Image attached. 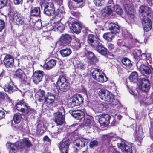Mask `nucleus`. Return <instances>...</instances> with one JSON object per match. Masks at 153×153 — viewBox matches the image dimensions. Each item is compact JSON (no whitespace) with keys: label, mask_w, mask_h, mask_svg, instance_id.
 Returning a JSON list of instances; mask_svg holds the SVG:
<instances>
[{"label":"nucleus","mask_w":153,"mask_h":153,"mask_svg":"<svg viewBox=\"0 0 153 153\" xmlns=\"http://www.w3.org/2000/svg\"><path fill=\"white\" fill-rule=\"evenodd\" d=\"M50 35L51 33L50 32L48 31H43L42 33V35L44 37H46L47 38Z\"/></svg>","instance_id":"nucleus-62"},{"label":"nucleus","mask_w":153,"mask_h":153,"mask_svg":"<svg viewBox=\"0 0 153 153\" xmlns=\"http://www.w3.org/2000/svg\"><path fill=\"white\" fill-rule=\"evenodd\" d=\"M22 118V115L19 113H17L14 114L13 120L15 123L18 124L20 122Z\"/></svg>","instance_id":"nucleus-44"},{"label":"nucleus","mask_w":153,"mask_h":153,"mask_svg":"<svg viewBox=\"0 0 153 153\" xmlns=\"http://www.w3.org/2000/svg\"><path fill=\"white\" fill-rule=\"evenodd\" d=\"M57 13H58L59 15L61 17H63L65 13L64 10L62 7L58 9L57 10Z\"/></svg>","instance_id":"nucleus-50"},{"label":"nucleus","mask_w":153,"mask_h":153,"mask_svg":"<svg viewBox=\"0 0 153 153\" xmlns=\"http://www.w3.org/2000/svg\"><path fill=\"white\" fill-rule=\"evenodd\" d=\"M45 93L44 91L42 90H39L37 92L36 95V98L39 102L44 101L45 99L46 96Z\"/></svg>","instance_id":"nucleus-31"},{"label":"nucleus","mask_w":153,"mask_h":153,"mask_svg":"<svg viewBox=\"0 0 153 153\" xmlns=\"http://www.w3.org/2000/svg\"><path fill=\"white\" fill-rule=\"evenodd\" d=\"M108 28L112 32L116 34L119 33L120 32V28L119 26L113 23H110L108 25Z\"/></svg>","instance_id":"nucleus-30"},{"label":"nucleus","mask_w":153,"mask_h":153,"mask_svg":"<svg viewBox=\"0 0 153 153\" xmlns=\"http://www.w3.org/2000/svg\"><path fill=\"white\" fill-rule=\"evenodd\" d=\"M71 37L70 35L66 34L62 35L58 41L59 44L62 45H65L71 42Z\"/></svg>","instance_id":"nucleus-18"},{"label":"nucleus","mask_w":153,"mask_h":153,"mask_svg":"<svg viewBox=\"0 0 153 153\" xmlns=\"http://www.w3.org/2000/svg\"><path fill=\"white\" fill-rule=\"evenodd\" d=\"M92 75L93 78L98 82L103 83L107 80V77L104 76L103 72L98 69H94Z\"/></svg>","instance_id":"nucleus-5"},{"label":"nucleus","mask_w":153,"mask_h":153,"mask_svg":"<svg viewBox=\"0 0 153 153\" xmlns=\"http://www.w3.org/2000/svg\"><path fill=\"white\" fill-rule=\"evenodd\" d=\"M133 53L135 58L136 59L137 58H140V56L141 57V59L140 60H142V61L144 59H145L146 57V54L143 53L141 55V51L139 50H134L133 52Z\"/></svg>","instance_id":"nucleus-34"},{"label":"nucleus","mask_w":153,"mask_h":153,"mask_svg":"<svg viewBox=\"0 0 153 153\" xmlns=\"http://www.w3.org/2000/svg\"><path fill=\"white\" fill-rule=\"evenodd\" d=\"M32 145L30 141L27 138H25L22 141H18L15 144L7 143V146L9 149V153H16V148L21 151L23 150L25 146L30 147Z\"/></svg>","instance_id":"nucleus-2"},{"label":"nucleus","mask_w":153,"mask_h":153,"mask_svg":"<svg viewBox=\"0 0 153 153\" xmlns=\"http://www.w3.org/2000/svg\"><path fill=\"white\" fill-rule=\"evenodd\" d=\"M112 11L113 8L107 6L102 10V14L104 16H108L112 13Z\"/></svg>","instance_id":"nucleus-43"},{"label":"nucleus","mask_w":153,"mask_h":153,"mask_svg":"<svg viewBox=\"0 0 153 153\" xmlns=\"http://www.w3.org/2000/svg\"><path fill=\"white\" fill-rule=\"evenodd\" d=\"M83 123L84 126L86 127V128L88 129L91 128L95 124L93 120L90 117L85 118Z\"/></svg>","instance_id":"nucleus-29"},{"label":"nucleus","mask_w":153,"mask_h":153,"mask_svg":"<svg viewBox=\"0 0 153 153\" xmlns=\"http://www.w3.org/2000/svg\"><path fill=\"white\" fill-rule=\"evenodd\" d=\"M97 51L100 54L103 55H105L107 53V49L104 47L101 43L99 42V44L96 47Z\"/></svg>","instance_id":"nucleus-36"},{"label":"nucleus","mask_w":153,"mask_h":153,"mask_svg":"<svg viewBox=\"0 0 153 153\" xmlns=\"http://www.w3.org/2000/svg\"><path fill=\"white\" fill-rule=\"evenodd\" d=\"M104 105L100 102H92V108L97 113H101L103 111Z\"/></svg>","instance_id":"nucleus-21"},{"label":"nucleus","mask_w":153,"mask_h":153,"mask_svg":"<svg viewBox=\"0 0 153 153\" xmlns=\"http://www.w3.org/2000/svg\"><path fill=\"white\" fill-rule=\"evenodd\" d=\"M16 107L18 111L25 114H27L28 112V106L25 102L23 100L19 102L16 104Z\"/></svg>","instance_id":"nucleus-13"},{"label":"nucleus","mask_w":153,"mask_h":153,"mask_svg":"<svg viewBox=\"0 0 153 153\" xmlns=\"http://www.w3.org/2000/svg\"><path fill=\"white\" fill-rule=\"evenodd\" d=\"M104 0H94L93 2L97 6H101Z\"/></svg>","instance_id":"nucleus-52"},{"label":"nucleus","mask_w":153,"mask_h":153,"mask_svg":"<svg viewBox=\"0 0 153 153\" xmlns=\"http://www.w3.org/2000/svg\"><path fill=\"white\" fill-rule=\"evenodd\" d=\"M27 128V125L23 123L20 124L19 126V129L23 131L25 130Z\"/></svg>","instance_id":"nucleus-53"},{"label":"nucleus","mask_w":153,"mask_h":153,"mask_svg":"<svg viewBox=\"0 0 153 153\" xmlns=\"http://www.w3.org/2000/svg\"><path fill=\"white\" fill-rule=\"evenodd\" d=\"M71 29L74 32L77 34H79L80 33L82 27L81 24L80 22H75L71 24Z\"/></svg>","instance_id":"nucleus-28"},{"label":"nucleus","mask_w":153,"mask_h":153,"mask_svg":"<svg viewBox=\"0 0 153 153\" xmlns=\"http://www.w3.org/2000/svg\"><path fill=\"white\" fill-rule=\"evenodd\" d=\"M7 2L8 0H0V9L6 6Z\"/></svg>","instance_id":"nucleus-51"},{"label":"nucleus","mask_w":153,"mask_h":153,"mask_svg":"<svg viewBox=\"0 0 153 153\" xmlns=\"http://www.w3.org/2000/svg\"><path fill=\"white\" fill-rule=\"evenodd\" d=\"M142 24L144 31L147 32L152 28V22L149 17L141 18Z\"/></svg>","instance_id":"nucleus-16"},{"label":"nucleus","mask_w":153,"mask_h":153,"mask_svg":"<svg viewBox=\"0 0 153 153\" xmlns=\"http://www.w3.org/2000/svg\"><path fill=\"white\" fill-rule=\"evenodd\" d=\"M83 99L82 96L80 94H79L72 98V101L70 103V105L71 107L79 106L83 103Z\"/></svg>","instance_id":"nucleus-15"},{"label":"nucleus","mask_w":153,"mask_h":153,"mask_svg":"<svg viewBox=\"0 0 153 153\" xmlns=\"http://www.w3.org/2000/svg\"><path fill=\"white\" fill-rule=\"evenodd\" d=\"M86 55L88 59L87 62L90 65L94 64L98 61L97 59L92 52L88 51Z\"/></svg>","instance_id":"nucleus-23"},{"label":"nucleus","mask_w":153,"mask_h":153,"mask_svg":"<svg viewBox=\"0 0 153 153\" xmlns=\"http://www.w3.org/2000/svg\"><path fill=\"white\" fill-rule=\"evenodd\" d=\"M88 42L91 46L95 48L96 46L99 44L100 40L99 39L95 36L90 34L88 36Z\"/></svg>","instance_id":"nucleus-19"},{"label":"nucleus","mask_w":153,"mask_h":153,"mask_svg":"<svg viewBox=\"0 0 153 153\" xmlns=\"http://www.w3.org/2000/svg\"><path fill=\"white\" fill-rule=\"evenodd\" d=\"M56 62V60L51 59L44 65L43 68L47 70L50 69L55 66Z\"/></svg>","instance_id":"nucleus-33"},{"label":"nucleus","mask_w":153,"mask_h":153,"mask_svg":"<svg viewBox=\"0 0 153 153\" xmlns=\"http://www.w3.org/2000/svg\"><path fill=\"white\" fill-rule=\"evenodd\" d=\"M80 40L78 38H76L72 44V47L75 50L79 49L81 47Z\"/></svg>","instance_id":"nucleus-41"},{"label":"nucleus","mask_w":153,"mask_h":153,"mask_svg":"<svg viewBox=\"0 0 153 153\" xmlns=\"http://www.w3.org/2000/svg\"><path fill=\"white\" fill-rule=\"evenodd\" d=\"M150 85L149 80L146 78H143L140 82L139 88L142 91L147 92L149 90Z\"/></svg>","instance_id":"nucleus-8"},{"label":"nucleus","mask_w":153,"mask_h":153,"mask_svg":"<svg viewBox=\"0 0 153 153\" xmlns=\"http://www.w3.org/2000/svg\"><path fill=\"white\" fill-rule=\"evenodd\" d=\"M70 144L69 139H64L58 145L59 150L62 153H68V149Z\"/></svg>","instance_id":"nucleus-9"},{"label":"nucleus","mask_w":153,"mask_h":153,"mask_svg":"<svg viewBox=\"0 0 153 153\" xmlns=\"http://www.w3.org/2000/svg\"><path fill=\"white\" fill-rule=\"evenodd\" d=\"M52 132L55 136H57L59 133V128L57 127H55L53 130Z\"/></svg>","instance_id":"nucleus-61"},{"label":"nucleus","mask_w":153,"mask_h":153,"mask_svg":"<svg viewBox=\"0 0 153 153\" xmlns=\"http://www.w3.org/2000/svg\"><path fill=\"white\" fill-rule=\"evenodd\" d=\"M71 13L73 16L76 17H79V13L74 11H71Z\"/></svg>","instance_id":"nucleus-59"},{"label":"nucleus","mask_w":153,"mask_h":153,"mask_svg":"<svg viewBox=\"0 0 153 153\" xmlns=\"http://www.w3.org/2000/svg\"><path fill=\"white\" fill-rule=\"evenodd\" d=\"M60 90L62 92H66L70 88V83L66 78L63 76H60L56 82Z\"/></svg>","instance_id":"nucleus-3"},{"label":"nucleus","mask_w":153,"mask_h":153,"mask_svg":"<svg viewBox=\"0 0 153 153\" xmlns=\"http://www.w3.org/2000/svg\"><path fill=\"white\" fill-rule=\"evenodd\" d=\"M5 100L7 102H10V99L7 94L3 92H0V100Z\"/></svg>","instance_id":"nucleus-46"},{"label":"nucleus","mask_w":153,"mask_h":153,"mask_svg":"<svg viewBox=\"0 0 153 153\" xmlns=\"http://www.w3.org/2000/svg\"><path fill=\"white\" fill-rule=\"evenodd\" d=\"M5 23L2 20L0 19V32L4 29L5 27Z\"/></svg>","instance_id":"nucleus-55"},{"label":"nucleus","mask_w":153,"mask_h":153,"mask_svg":"<svg viewBox=\"0 0 153 153\" xmlns=\"http://www.w3.org/2000/svg\"><path fill=\"white\" fill-rule=\"evenodd\" d=\"M53 27V28H51L49 30H53L58 32L59 33H61L65 29L64 25L61 22H57L55 23Z\"/></svg>","instance_id":"nucleus-24"},{"label":"nucleus","mask_w":153,"mask_h":153,"mask_svg":"<svg viewBox=\"0 0 153 153\" xmlns=\"http://www.w3.org/2000/svg\"><path fill=\"white\" fill-rule=\"evenodd\" d=\"M124 8L126 13L130 15L132 18H134L135 12L132 4H126L124 5Z\"/></svg>","instance_id":"nucleus-26"},{"label":"nucleus","mask_w":153,"mask_h":153,"mask_svg":"<svg viewBox=\"0 0 153 153\" xmlns=\"http://www.w3.org/2000/svg\"><path fill=\"white\" fill-rule=\"evenodd\" d=\"M15 76L23 84L28 85L30 84L29 79H27L23 71L19 69L16 71Z\"/></svg>","instance_id":"nucleus-6"},{"label":"nucleus","mask_w":153,"mask_h":153,"mask_svg":"<svg viewBox=\"0 0 153 153\" xmlns=\"http://www.w3.org/2000/svg\"><path fill=\"white\" fill-rule=\"evenodd\" d=\"M129 79L131 82H137L138 79V74L137 72L136 71L132 72L129 76Z\"/></svg>","instance_id":"nucleus-38"},{"label":"nucleus","mask_w":153,"mask_h":153,"mask_svg":"<svg viewBox=\"0 0 153 153\" xmlns=\"http://www.w3.org/2000/svg\"><path fill=\"white\" fill-rule=\"evenodd\" d=\"M148 153H153V145L152 144L148 149Z\"/></svg>","instance_id":"nucleus-64"},{"label":"nucleus","mask_w":153,"mask_h":153,"mask_svg":"<svg viewBox=\"0 0 153 153\" xmlns=\"http://www.w3.org/2000/svg\"><path fill=\"white\" fill-rule=\"evenodd\" d=\"M111 118L110 116L108 114H101L100 115L99 121L101 126H104L109 123Z\"/></svg>","instance_id":"nucleus-22"},{"label":"nucleus","mask_w":153,"mask_h":153,"mask_svg":"<svg viewBox=\"0 0 153 153\" xmlns=\"http://www.w3.org/2000/svg\"><path fill=\"white\" fill-rule=\"evenodd\" d=\"M139 12L141 14V18L149 17L150 14L151 13V10L148 7L142 6L140 7Z\"/></svg>","instance_id":"nucleus-20"},{"label":"nucleus","mask_w":153,"mask_h":153,"mask_svg":"<svg viewBox=\"0 0 153 153\" xmlns=\"http://www.w3.org/2000/svg\"><path fill=\"white\" fill-rule=\"evenodd\" d=\"M91 19L92 20H93L94 21V23L96 24L97 23V16L96 14H92L90 16Z\"/></svg>","instance_id":"nucleus-54"},{"label":"nucleus","mask_w":153,"mask_h":153,"mask_svg":"<svg viewBox=\"0 0 153 153\" xmlns=\"http://www.w3.org/2000/svg\"><path fill=\"white\" fill-rule=\"evenodd\" d=\"M59 52L63 57H66L69 56L71 54L72 51L70 48H66L60 50Z\"/></svg>","instance_id":"nucleus-35"},{"label":"nucleus","mask_w":153,"mask_h":153,"mask_svg":"<svg viewBox=\"0 0 153 153\" xmlns=\"http://www.w3.org/2000/svg\"><path fill=\"white\" fill-rule=\"evenodd\" d=\"M88 142V139L83 137L81 138L80 139H77L75 140L74 142V145L76 147H79V148L81 147H85V149L84 151H80L78 152V153H85L87 149V147L85 146L87 145Z\"/></svg>","instance_id":"nucleus-7"},{"label":"nucleus","mask_w":153,"mask_h":153,"mask_svg":"<svg viewBox=\"0 0 153 153\" xmlns=\"http://www.w3.org/2000/svg\"><path fill=\"white\" fill-rule=\"evenodd\" d=\"M108 91L104 89H100V90L98 92V95L102 100H103L104 97V95H106V93Z\"/></svg>","instance_id":"nucleus-49"},{"label":"nucleus","mask_w":153,"mask_h":153,"mask_svg":"<svg viewBox=\"0 0 153 153\" xmlns=\"http://www.w3.org/2000/svg\"><path fill=\"white\" fill-rule=\"evenodd\" d=\"M36 112V111L33 109H30L28 107V112L27 113L25 114H30L33 115L35 114Z\"/></svg>","instance_id":"nucleus-57"},{"label":"nucleus","mask_w":153,"mask_h":153,"mask_svg":"<svg viewBox=\"0 0 153 153\" xmlns=\"http://www.w3.org/2000/svg\"><path fill=\"white\" fill-rule=\"evenodd\" d=\"M55 12V10L53 3H48L45 6L44 13L46 15L49 16H53Z\"/></svg>","instance_id":"nucleus-11"},{"label":"nucleus","mask_w":153,"mask_h":153,"mask_svg":"<svg viewBox=\"0 0 153 153\" xmlns=\"http://www.w3.org/2000/svg\"><path fill=\"white\" fill-rule=\"evenodd\" d=\"M134 134L136 140L140 142L143 138L142 130L141 129H139L137 131L136 130Z\"/></svg>","instance_id":"nucleus-37"},{"label":"nucleus","mask_w":153,"mask_h":153,"mask_svg":"<svg viewBox=\"0 0 153 153\" xmlns=\"http://www.w3.org/2000/svg\"><path fill=\"white\" fill-rule=\"evenodd\" d=\"M55 98V97L53 94L48 93L46 95L44 101L47 104L49 105L54 102Z\"/></svg>","instance_id":"nucleus-32"},{"label":"nucleus","mask_w":153,"mask_h":153,"mask_svg":"<svg viewBox=\"0 0 153 153\" xmlns=\"http://www.w3.org/2000/svg\"><path fill=\"white\" fill-rule=\"evenodd\" d=\"M108 7L110 8H113L114 6L113 3V0H109L108 2Z\"/></svg>","instance_id":"nucleus-63"},{"label":"nucleus","mask_w":153,"mask_h":153,"mask_svg":"<svg viewBox=\"0 0 153 153\" xmlns=\"http://www.w3.org/2000/svg\"><path fill=\"white\" fill-rule=\"evenodd\" d=\"M98 144V142L97 140H94L90 142L89 146L90 147L92 148L97 146Z\"/></svg>","instance_id":"nucleus-58"},{"label":"nucleus","mask_w":153,"mask_h":153,"mask_svg":"<svg viewBox=\"0 0 153 153\" xmlns=\"http://www.w3.org/2000/svg\"><path fill=\"white\" fill-rule=\"evenodd\" d=\"M44 127V123L43 122L41 121H39L37 125V129L38 132H39V131H40V132L41 133L40 135H42L43 133V129Z\"/></svg>","instance_id":"nucleus-45"},{"label":"nucleus","mask_w":153,"mask_h":153,"mask_svg":"<svg viewBox=\"0 0 153 153\" xmlns=\"http://www.w3.org/2000/svg\"><path fill=\"white\" fill-rule=\"evenodd\" d=\"M79 126V125L78 124H73L71 126V129H73V131H76L77 130L78 127Z\"/></svg>","instance_id":"nucleus-60"},{"label":"nucleus","mask_w":153,"mask_h":153,"mask_svg":"<svg viewBox=\"0 0 153 153\" xmlns=\"http://www.w3.org/2000/svg\"><path fill=\"white\" fill-rule=\"evenodd\" d=\"M76 66L78 69L81 70L85 69L86 68L85 65L82 63L77 64Z\"/></svg>","instance_id":"nucleus-56"},{"label":"nucleus","mask_w":153,"mask_h":153,"mask_svg":"<svg viewBox=\"0 0 153 153\" xmlns=\"http://www.w3.org/2000/svg\"><path fill=\"white\" fill-rule=\"evenodd\" d=\"M85 113V110L84 109L74 110L72 111L71 115L74 117L81 120L84 116Z\"/></svg>","instance_id":"nucleus-25"},{"label":"nucleus","mask_w":153,"mask_h":153,"mask_svg":"<svg viewBox=\"0 0 153 153\" xmlns=\"http://www.w3.org/2000/svg\"><path fill=\"white\" fill-rule=\"evenodd\" d=\"M53 119L57 125H61L63 124L65 120V115L62 112L58 111L54 114Z\"/></svg>","instance_id":"nucleus-10"},{"label":"nucleus","mask_w":153,"mask_h":153,"mask_svg":"<svg viewBox=\"0 0 153 153\" xmlns=\"http://www.w3.org/2000/svg\"><path fill=\"white\" fill-rule=\"evenodd\" d=\"M113 8H114V10L118 15H121L122 14L123 12V10L120 6L116 5Z\"/></svg>","instance_id":"nucleus-48"},{"label":"nucleus","mask_w":153,"mask_h":153,"mask_svg":"<svg viewBox=\"0 0 153 153\" xmlns=\"http://www.w3.org/2000/svg\"><path fill=\"white\" fill-rule=\"evenodd\" d=\"M4 79L5 80H7L9 82V83H7L5 85L4 87V90L6 91H7L9 93H11L17 90L16 87L11 81L9 77H7L6 78H5Z\"/></svg>","instance_id":"nucleus-14"},{"label":"nucleus","mask_w":153,"mask_h":153,"mask_svg":"<svg viewBox=\"0 0 153 153\" xmlns=\"http://www.w3.org/2000/svg\"><path fill=\"white\" fill-rule=\"evenodd\" d=\"M40 8L38 7H35L30 11V15L32 16H38L40 15Z\"/></svg>","instance_id":"nucleus-42"},{"label":"nucleus","mask_w":153,"mask_h":153,"mask_svg":"<svg viewBox=\"0 0 153 153\" xmlns=\"http://www.w3.org/2000/svg\"><path fill=\"white\" fill-rule=\"evenodd\" d=\"M104 139L105 142H108L109 144V142L116 140H120L121 142L117 143L118 147L121 149L123 153H133L131 146L128 145L125 143L124 140H121L118 137H117L115 133H111L104 136Z\"/></svg>","instance_id":"nucleus-1"},{"label":"nucleus","mask_w":153,"mask_h":153,"mask_svg":"<svg viewBox=\"0 0 153 153\" xmlns=\"http://www.w3.org/2000/svg\"><path fill=\"white\" fill-rule=\"evenodd\" d=\"M143 62L142 60H139L137 63V66L139 68V70L141 73L146 74L147 75L149 74L151 72V71L149 67L143 64H141Z\"/></svg>","instance_id":"nucleus-12"},{"label":"nucleus","mask_w":153,"mask_h":153,"mask_svg":"<svg viewBox=\"0 0 153 153\" xmlns=\"http://www.w3.org/2000/svg\"><path fill=\"white\" fill-rule=\"evenodd\" d=\"M116 34L113 32H108L105 33L103 35V37L104 39L108 41H111L112 40L114 36Z\"/></svg>","instance_id":"nucleus-39"},{"label":"nucleus","mask_w":153,"mask_h":153,"mask_svg":"<svg viewBox=\"0 0 153 153\" xmlns=\"http://www.w3.org/2000/svg\"><path fill=\"white\" fill-rule=\"evenodd\" d=\"M106 97H104L103 100L105 101L111 103L113 102L114 96L113 94L108 91L106 93Z\"/></svg>","instance_id":"nucleus-40"},{"label":"nucleus","mask_w":153,"mask_h":153,"mask_svg":"<svg viewBox=\"0 0 153 153\" xmlns=\"http://www.w3.org/2000/svg\"><path fill=\"white\" fill-rule=\"evenodd\" d=\"M44 75V72L40 70L35 71L33 75V82L36 84H38L42 79Z\"/></svg>","instance_id":"nucleus-17"},{"label":"nucleus","mask_w":153,"mask_h":153,"mask_svg":"<svg viewBox=\"0 0 153 153\" xmlns=\"http://www.w3.org/2000/svg\"><path fill=\"white\" fill-rule=\"evenodd\" d=\"M4 62L7 67H11L13 65L14 59L11 55H7L4 58Z\"/></svg>","instance_id":"nucleus-27"},{"label":"nucleus","mask_w":153,"mask_h":153,"mask_svg":"<svg viewBox=\"0 0 153 153\" xmlns=\"http://www.w3.org/2000/svg\"><path fill=\"white\" fill-rule=\"evenodd\" d=\"M122 63L126 66L131 67L132 65L131 61L128 58H125L122 59Z\"/></svg>","instance_id":"nucleus-47"},{"label":"nucleus","mask_w":153,"mask_h":153,"mask_svg":"<svg viewBox=\"0 0 153 153\" xmlns=\"http://www.w3.org/2000/svg\"><path fill=\"white\" fill-rule=\"evenodd\" d=\"M8 16L10 21L14 22L18 25H22L24 23V18L16 11H11L8 13Z\"/></svg>","instance_id":"nucleus-4"}]
</instances>
